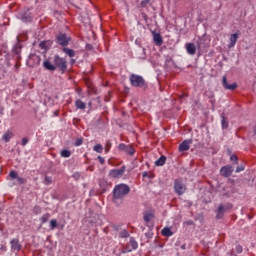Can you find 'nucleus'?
Wrapping results in <instances>:
<instances>
[{"mask_svg":"<svg viewBox=\"0 0 256 256\" xmlns=\"http://www.w3.org/2000/svg\"><path fill=\"white\" fill-rule=\"evenodd\" d=\"M129 191H131V188L126 184L116 185L113 190V203H117L119 199H123L125 195H129Z\"/></svg>","mask_w":256,"mask_h":256,"instance_id":"nucleus-1","label":"nucleus"},{"mask_svg":"<svg viewBox=\"0 0 256 256\" xmlns=\"http://www.w3.org/2000/svg\"><path fill=\"white\" fill-rule=\"evenodd\" d=\"M129 81L132 87L143 89V91H145V89H147L148 87V84H147V81H145V78L137 74H131L129 77Z\"/></svg>","mask_w":256,"mask_h":256,"instance_id":"nucleus-2","label":"nucleus"},{"mask_svg":"<svg viewBox=\"0 0 256 256\" xmlns=\"http://www.w3.org/2000/svg\"><path fill=\"white\" fill-rule=\"evenodd\" d=\"M54 64L56 69H59L61 73H65V71H67V60H65L61 56L59 55L54 56Z\"/></svg>","mask_w":256,"mask_h":256,"instance_id":"nucleus-3","label":"nucleus"},{"mask_svg":"<svg viewBox=\"0 0 256 256\" xmlns=\"http://www.w3.org/2000/svg\"><path fill=\"white\" fill-rule=\"evenodd\" d=\"M174 190L176 195H183L187 191V186L183 183L182 179H176L174 181Z\"/></svg>","mask_w":256,"mask_h":256,"instance_id":"nucleus-4","label":"nucleus"},{"mask_svg":"<svg viewBox=\"0 0 256 256\" xmlns=\"http://www.w3.org/2000/svg\"><path fill=\"white\" fill-rule=\"evenodd\" d=\"M230 209H233V205L232 204H220L218 206V209H217V215H216V218L217 219H223V215H225V213H227V211H229Z\"/></svg>","mask_w":256,"mask_h":256,"instance_id":"nucleus-5","label":"nucleus"},{"mask_svg":"<svg viewBox=\"0 0 256 256\" xmlns=\"http://www.w3.org/2000/svg\"><path fill=\"white\" fill-rule=\"evenodd\" d=\"M69 41H71V38L67 37V35L63 33L58 34L56 37V43L62 47H67V45H69Z\"/></svg>","mask_w":256,"mask_h":256,"instance_id":"nucleus-6","label":"nucleus"},{"mask_svg":"<svg viewBox=\"0 0 256 256\" xmlns=\"http://www.w3.org/2000/svg\"><path fill=\"white\" fill-rule=\"evenodd\" d=\"M222 86L227 91H235V89H237V87H238L237 83H235V82L232 83V84H229V82H227V76H223V78H222Z\"/></svg>","mask_w":256,"mask_h":256,"instance_id":"nucleus-7","label":"nucleus"},{"mask_svg":"<svg viewBox=\"0 0 256 256\" xmlns=\"http://www.w3.org/2000/svg\"><path fill=\"white\" fill-rule=\"evenodd\" d=\"M125 173V166L121 167L120 169H113L109 172L110 177L112 179H119V177H123Z\"/></svg>","mask_w":256,"mask_h":256,"instance_id":"nucleus-8","label":"nucleus"},{"mask_svg":"<svg viewBox=\"0 0 256 256\" xmlns=\"http://www.w3.org/2000/svg\"><path fill=\"white\" fill-rule=\"evenodd\" d=\"M233 171V166L226 165L220 169V174L222 175V177H231V175H233Z\"/></svg>","mask_w":256,"mask_h":256,"instance_id":"nucleus-9","label":"nucleus"},{"mask_svg":"<svg viewBox=\"0 0 256 256\" xmlns=\"http://www.w3.org/2000/svg\"><path fill=\"white\" fill-rule=\"evenodd\" d=\"M10 245H11V252L12 253H17L19 251H21V244L19 243V239L14 238L10 241Z\"/></svg>","mask_w":256,"mask_h":256,"instance_id":"nucleus-10","label":"nucleus"},{"mask_svg":"<svg viewBox=\"0 0 256 256\" xmlns=\"http://www.w3.org/2000/svg\"><path fill=\"white\" fill-rule=\"evenodd\" d=\"M129 245H130L131 249L125 248L122 251V253H131L132 251H134L135 249H137L139 247V244L137 243V241H135V238H130Z\"/></svg>","mask_w":256,"mask_h":256,"instance_id":"nucleus-11","label":"nucleus"},{"mask_svg":"<svg viewBox=\"0 0 256 256\" xmlns=\"http://www.w3.org/2000/svg\"><path fill=\"white\" fill-rule=\"evenodd\" d=\"M43 67L44 69H46V71H57V66H55V64L51 63V61L49 60H45L43 62Z\"/></svg>","mask_w":256,"mask_h":256,"instance_id":"nucleus-12","label":"nucleus"},{"mask_svg":"<svg viewBox=\"0 0 256 256\" xmlns=\"http://www.w3.org/2000/svg\"><path fill=\"white\" fill-rule=\"evenodd\" d=\"M237 39H239V34L234 33L230 35V43L228 44V49H232V47H235V45L237 44Z\"/></svg>","mask_w":256,"mask_h":256,"instance_id":"nucleus-13","label":"nucleus"},{"mask_svg":"<svg viewBox=\"0 0 256 256\" xmlns=\"http://www.w3.org/2000/svg\"><path fill=\"white\" fill-rule=\"evenodd\" d=\"M191 143H193V140H184L179 145V151H189Z\"/></svg>","mask_w":256,"mask_h":256,"instance_id":"nucleus-14","label":"nucleus"},{"mask_svg":"<svg viewBox=\"0 0 256 256\" xmlns=\"http://www.w3.org/2000/svg\"><path fill=\"white\" fill-rule=\"evenodd\" d=\"M186 51L188 55H195V53H197V46H195L193 43H187Z\"/></svg>","mask_w":256,"mask_h":256,"instance_id":"nucleus-15","label":"nucleus"},{"mask_svg":"<svg viewBox=\"0 0 256 256\" xmlns=\"http://www.w3.org/2000/svg\"><path fill=\"white\" fill-rule=\"evenodd\" d=\"M153 39H154L155 45H158V46L163 45V37H161V34L154 33L153 34Z\"/></svg>","mask_w":256,"mask_h":256,"instance_id":"nucleus-16","label":"nucleus"},{"mask_svg":"<svg viewBox=\"0 0 256 256\" xmlns=\"http://www.w3.org/2000/svg\"><path fill=\"white\" fill-rule=\"evenodd\" d=\"M167 161V157L161 156L158 160L155 162L156 167H163L165 165V162Z\"/></svg>","mask_w":256,"mask_h":256,"instance_id":"nucleus-17","label":"nucleus"},{"mask_svg":"<svg viewBox=\"0 0 256 256\" xmlns=\"http://www.w3.org/2000/svg\"><path fill=\"white\" fill-rule=\"evenodd\" d=\"M12 137H13V132L7 131V132L3 135L2 139H3V141H5V143H9V141H11V138H12Z\"/></svg>","mask_w":256,"mask_h":256,"instance_id":"nucleus-18","label":"nucleus"},{"mask_svg":"<svg viewBox=\"0 0 256 256\" xmlns=\"http://www.w3.org/2000/svg\"><path fill=\"white\" fill-rule=\"evenodd\" d=\"M62 51L64 53H66V55H68V57H75V50H73V49H69V48L64 47L62 49Z\"/></svg>","mask_w":256,"mask_h":256,"instance_id":"nucleus-19","label":"nucleus"},{"mask_svg":"<svg viewBox=\"0 0 256 256\" xmlns=\"http://www.w3.org/2000/svg\"><path fill=\"white\" fill-rule=\"evenodd\" d=\"M75 106L77 107V109H86L87 104H85V102H83L81 100H76Z\"/></svg>","mask_w":256,"mask_h":256,"instance_id":"nucleus-20","label":"nucleus"},{"mask_svg":"<svg viewBox=\"0 0 256 256\" xmlns=\"http://www.w3.org/2000/svg\"><path fill=\"white\" fill-rule=\"evenodd\" d=\"M162 235L164 237H171L173 235V232L171 231V228H168V227H165L163 230H162Z\"/></svg>","mask_w":256,"mask_h":256,"instance_id":"nucleus-21","label":"nucleus"},{"mask_svg":"<svg viewBox=\"0 0 256 256\" xmlns=\"http://www.w3.org/2000/svg\"><path fill=\"white\" fill-rule=\"evenodd\" d=\"M50 217H51V214L49 213L43 214L42 217L40 218L41 223H47Z\"/></svg>","mask_w":256,"mask_h":256,"instance_id":"nucleus-22","label":"nucleus"},{"mask_svg":"<svg viewBox=\"0 0 256 256\" xmlns=\"http://www.w3.org/2000/svg\"><path fill=\"white\" fill-rule=\"evenodd\" d=\"M93 151H96V153H103V145L101 144H96L93 147Z\"/></svg>","mask_w":256,"mask_h":256,"instance_id":"nucleus-23","label":"nucleus"},{"mask_svg":"<svg viewBox=\"0 0 256 256\" xmlns=\"http://www.w3.org/2000/svg\"><path fill=\"white\" fill-rule=\"evenodd\" d=\"M16 179V185H25V183H27V180H25V178H21L19 176H17Z\"/></svg>","mask_w":256,"mask_h":256,"instance_id":"nucleus-24","label":"nucleus"},{"mask_svg":"<svg viewBox=\"0 0 256 256\" xmlns=\"http://www.w3.org/2000/svg\"><path fill=\"white\" fill-rule=\"evenodd\" d=\"M127 153V155H133L135 153V149L132 148L131 145L126 146V150L124 151Z\"/></svg>","mask_w":256,"mask_h":256,"instance_id":"nucleus-25","label":"nucleus"},{"mask_svg":"<svg viewBox=\"0 0 256 256\" xmlns=\"http://www.w3.org/2000/svg\"><path fill=\"white\" fill-rule=\"evenodd\" d=\"M60 155H61V157L69 158V157H71V151H69V150H62L60 152Z\"/></svg>","mask_w":256,"mask_h":256,"instance_id":"nucleus-26","label":"nucleus"},{"mask_svg":"<svg viewBox=\"0 0 256 256\" xmlns=\"http://www.w3.org/2000/svg\"><path fill=\"white\" fill-rule=\"evenodd\" d=\"M119 237H121L122 239H127V237H129V232H127V230H122L119 233Z\"/></svg>","mask_w":256,"mask_h":256,"instance_id":"nucleus-27","label":"nucleus"},{"mask_svg":"<svg viewBox=\"0 0 256 256\" xmlns=\"http://www.w3.org/2000/svg\"><path fill=\"white\" fill-rule=\"evenodd\" d=\"M152 219H153V214L147 213V214L144 215V221L146 223H149V221H151Z\"/></svg>","mask_w":256,"mask_h":256,"instance_id":"nucleus-28","label":"nucleus"},{"mask_svg":"<svg viewBox=\"0 0 256 256\" xmlns=\"http://www.w3.org/2000/svg\"><path fill=\"white\" fill-rule=\"evenodd\" d=\"M44 183L45 185H51V183H53V178L51 176H45Z\"/></svg>","mask_w":256,"mask_h":256,"instance_id":"nucleus-29","label":"nucleus"},{"mask_svg":"<svg viewBox=\"0 0 256 256\" xmlns=\"http://www.w3.org/2000/svg\"><path fill=\"white\" fill-rule=\"evenodd\" d=\"M50 229L53 231L54 229H57V221L55 219H52L50 221Z\"/></svg>","mask_w":256,"mask_h":256,"instance_id":"nucleus-30","label":"nucleus"},{"mask_svg":"<svg viewBox=\"0 0 256 256\" xmlns=\"http://www.w3.org/2000/svg\"><path fill=\"white\" fill-rule=\"evenodd\" d=\"M222 128L223 129H227V127H229V122H227V120H225V116H222Z\"/></svg>","mask_w":256,"mask_h":256,"instance_id":"nucleus-31","label":"nucleus"},{"mask_svg":"<svg viewBox=\"0 0 256 256\" xmlns=\"http://www.w3.org/2000/svg\"><path fill=\"white\" fill-rule=\"evenodd\" d=\"M111 150V141H106L105 144V153H109V151Z\"/></svg>","mask_w":256,"mask_h":256,"instance_id":"nucleus-32","label":"nucleus"},{"mask_svg":"<svg viewBox=\"0 0 256 256\" xmlns=\"http://www.w3.org/2000/svg\"><path fill=\"white\" fill-rule=\"evenodd\" d=\"M230 161H234L235 165H239V157L237 155H232Z\"/></svg>","mask_w":256,"mask_h":256,"instance_id":"nucleus-33","label":"nucleus"},{"mask_svg":"<svg viewBox=\"0 0 256 256\" xmlns=\"http://www.w3.org/2000/svg\"><path fill=\"white\" fill-rule=\"evenodd\" d=\"M33 214H34V215H39V214H41V207H40V206H35V207L33 208Z\"/></svg>","mask_w":256,"mask_h":256,"instance_id":"nucleus-34","label":"nucleus"},{"mask_svg":"<svg viewBox=\"0 0 256 256\" xmlns=\"http://www.w3.org/2000/svg\"><path fill=\"white\" fill-rule=\"evenodd\" d=\"M75 147H81V145H83V138H78L75 141Z\"/></svg>","mask_w":256,"mask_h":256,"instance_id":"nucleus-35","label":"nucleus"},{"mask_svg":"<svg viewBox=\"0 0 256 256\" xmlns=\"http://www.w3.org/2000/svg\"><path fill=\"white\" fill-rule=\"evenodd\" d=\"M9 177H11V179H16L17 177H19V175L17 174V172H15V170H12L9 173Z\"/></svg>","mask_w":256,"mask_h":256,"instance_id":"nucleus-36","label":"nucleus"},{"mask_svg":"<svg viewBox=\"0 0 256 256\" xmlns=\"http://www.w3.org/2000/svg\"><path fill=\"white\" fill-rule=\"evenodd\" d=\"M128 145L125 144H119L118 149L119 151H126Z\"/></svg>","mask_w":256,"mask_h":256,"instance_id":"nucleus-37","label":"nucleus"},{"mask_svg":"<svg viewBox=\"0 0 256 256\" xmlns=\"http://www.w3.org/2000/svg\"><path fill=\"white\" fill-rule=\"evenodd\" d=\"M241 171H245V166L240 165L236 168V173H241Z\"/></svg>","mask_w":256,"mask_h":256,"instance_id":"nucleus-38","label":"nucleus"},{"mask_svg":"<svg viewBox=\"0 0 256 256\" xmlns=\"http://www.w3.org/2000/svg\"><path fill=\"white\" fill-rule=\"evenodd\" d=\"M236 253H243V247L241 245L236 246Z\"/></svg>","mask_w":256,"mask_h":256,"instance_id":"nucleus-39","label":"nucleus"},{"mask_svg":"<svg viewBox=\"0 0 256 256\" xmlns=\"http://www.w3.org/2000/svg\"><path fill=\"white\" fill-rule=\"evenodd\" d=\"M184 225H187V226L195 225V222H193V220H187L184 222Z\"/></svg>","mask_w":256,"mask_h":256,"instance_id":"nucleus-40","label":"nucleus"},{"mask_svg":"<svg viewBox=\"0 0 256 256\" xmlns=\"http://www.w3.org/2000/svg\"><path fill=\"white\" fill-rule=\"evenodd\" d=\"M29 143V138H22V146L25 147Z\"/></svg>","mask_w":256,"mask_h":256,"instance_id":"nucleus-41","label":"nucleus"},{"mask_svg":"<svg viewBox=\"0 0 256 256\" xmlns=\"http://www.w3.org/2000/svg\"><path fill=\"white\" fill-rule=\"evenodd\" d=\"M98 160L99 162L101 163V165H104L105 164V158L101 157V156H98Z\"/></svg>","mask_w":256,"mask_h":256,"instance_id":"nucleus-42","label":"nucleus"},{"mask_svg":"<svg viewBox=\"0 0 256 256\" xmlns=\"http://www.w3.org/2000/svg\"><path fill=\"white\" fill-rule=\"evenodd\" d=\"M150 1H151V0H143V1L141 2L142 7H145V5H147L148 3H150Z\"/></svg>","mask_w":256,"mask_h":256,"instance_id":"nucleus-43","label":"nucleus"},{"mask_svg":"<svg viewBox=\"0 0 256 256\" xmlns=\"http://www.w3.org/2000/svg\"><path fill=\"white\" fill-rule=\"evenodd\" d=\"M40 48H41V49H45V42H41V43H40Z\"/></svg>","mask_w":256,"mask_h":256,"instance_id":"nucleus-44","label":"nucleus"},{"mask_svg":"<svg viewBox=\"0 0 256 256\" xmlns=\"http://www.w3.org/2000/svg\"><path fill=\"white\" fill-rule=\"evenodd\" d=\"M142 177H147V172H143Z\"/></svg>","mask_w":256,"mask_h":256,"instance_id":"nucleus-45","label":"nucleus"},{"mask_svg":"<svg viewBox=\"0 0 256 256\" xmlns=\"http://www.w3.org/2000/svg\"><path fill=\"white\" fill-rule=\"evenodd\" d=\"M72 63H75V60H72Z\"/></svg>","mask_w":256,"mask_h":256,"instance_id":"nucleus-46","label":"nucleus"}]
</instances>
